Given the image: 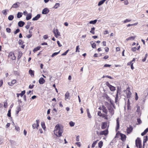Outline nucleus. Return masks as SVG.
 <instances>
[{
	"label": "nucleus",
	"mask_w": 148,
	"mask_h": 148,
	"mask_svg": "<svg viewBox=\"0 0 148 148\" xmlns=\"http://www.w3.org/2000/svg\"><path fill=\"white\" fill-rule=\"evenodd\" d=\"M63 131L59 125H57L55 127L54 133L57 137H60L62 136Z\"/></svg>",
	"instance_id": "f257e3e1"
},
{
	"label": "nucleus",
	"mask_w": 148,
	"mask_h": 148,
	"mask_svg": "<svg viewBox=\"0 0 148 148\" xmlns=\"http://www.w3.org/2000/svg\"><path fill=\"white\" fill-rule=\"evenodd\" d=\"M106 84L109 88L111 91H114L116 90L115 87L110 85L108 82H106Z\"/></svg>",
	"instance_id": "f03ea898"
},
{
	"label": "nucleus",
	"mask_w": 148,
	"mask_h": 148,
	"mask_svg": "<svg viewBox=\"0 0 148 148\" xmlns=\"http://www.w3.org/2000/svg\"><path fill=\"white\" fill-rule=\"evenodd\" d=\"M108 109L109 110V112L110 113L111 115L112 116L113 115L114 113V110L113 109V108L112 107L111 105H110L108 106Z\"/></svg>",
	"instance_id": "7ed1b4c3"
},
{
	"label": "nucleus",
	"mask_w": 148,
	"mask_h": 148,
	"mask_svg": "<svg viewBox=\"0 0 148 148\" xmlns=\"http://www.w3.org/2000/svg\"><path fill=\"white\" fill-rule=\"evenodd\" d=\"M8 57L11 59L13 60L16 59V57L14 56V54L13 52H10L8 55Z\"/></svg>",
	"instance_id": "20e7f679"
},
{
	"label": "nucleus",
	"mask_w": 148,
	"mask_h": 148,
	"mask_svg": "<svg viewBox=\"0 0 148 148\" xmlns=\"http://www.w3.org/2000/svg\"><path fill=\"white\" fill-rule=\"evenodd\" d=\"M141 142L140 138H138L136 140V147H138L139 146L142 145Z\"/></svg>",
	"instance_id": "39448f33"
},
{
	"label": "nucleus",
	"mask_w": 148,
	"mask_h": 148,
	"mask_svg": "<svg viewBox=\"0 0 148 148\" xmlns=\"http://www.w3.org/2000/svg\"><path fill=\"white\" fill-rule=\"evenodd\" d=\"M53 32L56 37L58 38V36H60V33L58 29H54Z\"/></svg>",
	"instance_id": "423d86ee"
},
{
	"label": "nucleus",
	"mask_w": 148,
	"mask_h": 148,
	"mask_svg": "<svg viewBox=\"0 0 148 148\" xmlns=\"http://www.w3.org/2000/svg\"><path fill=\"white\" fill-rule=\"evenodd\" d=\"M108 130H106L103 131H102L99 133V135H106L108 134Z\"/></svg>",
	"instance_id": "0eeeda50"
},
{
	"label": "nucleus",
	"mask_w": 148,
	"mask_h": 148,
	"mask_svg": "<svg viewBox=\"0 0 148 148\" xmlns=\"http://www.w3.org/2000/svg\"><path fill=\"white\" fill-rule=\"evenodd\" d=\"M133 127L130 125L129 127H128L126 130L127 133L130 134L132 132L133 130Z\"/></svg>",
	"instance_id": "6e6552de"
},
{
	"label": "nucleus",
	"mask_w": 148,
	"mask_h": 148,
	"mask_svg": "<svg viewBox=\"0 0 148 148\" xmlns=\"http://www.w3.org/2000/svg\"><path fill=\"white\" fill-rule=\"evenodd\" d=\"M120 135L121 136V139L123 141H124L126 140V136L125 135L120 133Z\"/></svg>",
	"instance_id": "1a4fd4ad"
},
{
	"label": "nucleus",
	"mask_w": 148,
	"mask_h": 148,
	"mask_svg": "<svg viewBox=\"0 0 148 148\" xmlns=\"http://www.w3.org/2000/svg\"><path fill=\"white\" fill-rule=\"evenodd\" d=\"M119 118H118L116 120V131H117L118 130L119 128L120 125L119 123Z\"/></svg>",
	"instance_id": "9d476101"
},
{
	"label": "nucleus",
	"mask_w": 148,
	"mask_h": 148,
	"mask_svg": "<svg viewBox=\"0 0 148 148\" xmlns=\"http://www.w3.org/2000/svg\"><path fill=\"white\" fill-rule=\"evenodd\" d=\"M49 11V10L47 8H46L42 10V14H47L48 13Z\"/></svg>",
	"instance_id": "9b49d317"
},
{
	"label": "nucleus",
	"mask_w": 148,
	"mask_h": 148,
	"mask_svg": "<svg viewBox=\"0 0 148 148\" xmlns=\"http://www.w3.org/2000/svg\"><path fill=\"white\" fill-rule=\"evenodd\" d=\"M107 126V122H102L101 124V129H104Z\"/></svg>",
	"instance_id": "f8f14e48"
},
{
	"label": "nucleus",
	"mask_w": 148,
	"mask_h": 148,
	"mask_svg": "<svg viewBox=\"0 0 148 148\" xmlns=\"http://www.w3.org/2000/svg\"><path fill=\"white\" fill-rule=\"evenodd\" d=\"M38 82L40 84H43L45 82V81L43 78L41 77L38 80Z\"/></svg>",
	"instance_id": "ddd939ff"
},
{
	"label": "nucleus",
	"mask_w": 148,
	"mask_h": 148,
	"mask_svg": "<svg viewBox=\"0 0 148 148\" xmlns=\"http://www.w3.org/2000/svg\"><path fill=\"white\" fill-rule=\"evenodd\" d=\"M16 82V80L15 79L12 80L10 82H8V84L9 86H12Z\"/></svg>",
	"instance_id": "4468645a"
},
{
	"label": "nucleus",
	"mask_w": 148,
	"mask_h": 148,
	"mask_svg": "<svg viewBox=\"0 0 148 148\" xmlns=\"http://www.w3.org/2000/svg\"><path fill=\"white\" fill-rule=\"evenodd\" d=\"M40 17V14H38L36 16L33 18L32 20L33 21H36Z\"/></svg>",
	"instance_id": "2eb2a0df"
},
{
	"label": "nucleus",
	"mask_w": 148,
	"mask_h": 148,
	"mask_svg": "<svg viewBox=\"0 0 148 148\" xmlns=\"http://www.w3.org/2000/svg\"><path fill=\"white\" fill-rule=\"evenodd\" d=\"M24 24L25 23L22 21H19L18 23V26L21 27H23Z\"/></svg>",
	"instance_id": "dca6fc26"
},
{
	"label": "nucleus",
	"mask_w": 148,
	"mask_h": 148,
	"mask_svg": "<svg viewBox=\"0 0 148 148\" xmlns=\"http://www.w3.org/2000/svg\"><path fill=\"white\" fill-rule=\"evenodd\" d=\"M25 90L22 91L21 93H17V97H18L19 96H20L21 97H22L25 94Z\"/></svg>",
	"instance_id": "f3484780"
},
{
	"label": "nucleus",
	"mask_w": 148,
	"mask_h": 148,
	"mask_svg": "<svg viewBox=\"0 0 148 148\" xmlns=\"http://www.w3.org/2000/svg\"><path fill=\"white\" fill-rule=\"evenodd\" d=\"M127 97V98H130L131 94V92L129 90H127L126 92Z\"/></svg>",
	"instance_id": "a211bd4d"
},
{
	"label": "nucleus",
	"mask_w": 148,
	"mask_h": 148,
	"mask_svg": "<svg viewBox=\"0 0 148 148\" xmlns=\"http://www.w3.org/2000/svg\"><path fill=\"white\" fill-rule=\"evenodd\" d=\"M32 14L31 13H29L28 14L26 18V20H29L30 19L32 18Z\"/></svg>",
	"instance_id": "6ab92c4d"
},
{
	"label": "nucleus",
	"mask_w": 148,
	"mask_h": 148,
	"mask_svg": "<svg viewBox=\"0 0 148 148\" xmlns=\"http://www.w3.org/2000/svg\"><path fill=\"white\" fill-rule=\"evenodd\" d=\"M136 37V36H130L126 39V40L127 41L128 40H132L134 39Z\"/></svg>",
	"instance_id": "aec40b11"
},
{
	"label": "nucleus",
	"mask_w": 148,
	"mask_h": 148,
	"mask_svg": "<svg viewBox=\"0 0 148 148\" xmlns=\"http://www.w3.org/2000/svg\"><path fill=\"white\" fill-rule=\"evenodd\" d=\"M29 74L32 76H34V71H33L31 69H30L29 71Z\"/></svg>",
	"instance_id": "412c9836"
},
{
	"label": "nucleus",
	"mask_w": 148,
	"mask_h": 148,
	"mask_svg": "<svg viewBox=\"0 0 148 148\" xmlns=\"http://www.w3.org/2000/svg\"><path fill=\"white\" fill-rule=\"evenodd\" d=\"M17 110L16 111V114H18L19 112L21 110V107L20 105L18 106L17 108Z\"/></svg>",
	"instance_id": "4be33fe9"
},
{
	"label": "nucleus",
	"mask_w": 148,
	"mask_h": 148,
	"mask_svg": "<svg viewBox=\"0 0 148 148\" xmlns=\"http://www.w3.org/2000/svg\"><path fill=\"white\" fill-rule=\"evenodd\" d=\"M23 14V13L21 12H18L17 14V18H20L21 17L22 15Z\"/></svg>",
	"instance_id": "5701e85b"
},
{
	"label": "nucleus",
	"mask_w": 148,
	"mask_h": 148,
	"mask_svg": "<svg viewBox=\"0 0 148 148\" xmlns=\"http://www.w3.org/2000/svg\"><path fill=\"white\" fill-rule=\"evenodd\" d=\"M106 0H102L101 1L99 2L98 4V6H100L101 5L104 3V2Z\"/></svg>",
	"instance_id": "b1692460"
},
{
	"label": "nucleus",
	"mask_w": 148,
	"mask_h": 148,
	"mask_svg": "<svg viewBox=\"0 0 148 148\" xmlns=\"http://www.w3.org/2000/svg\"><path fill=\"white\" fill-rule=\"evenodd\" d=\"M93 41H91L90 43L92 45V47L93 48H96V45L95 43H93Z\"/></svg>",
	"instance_id": "393cba45"
},
{
	"label": "nucleus",
	"mask_w": 148,
	"mask_h": 148,
	"mask_svg": "<svg viewBox=\"0 0 148 148\" xmlns=\"http://www.w3.org/2000/svg\"><path fill=\"white\" fill-rule=\"evenodd\" d=\"M103 145V142L102 141H100L98 143V146L99 148H101Z\"/></svg>",
	"instance_id": "a878e982"
},
{
	"label": "nucleus",
	"mask_w": 148,
	"mask_h": 148,
	"mask_svg": "<svg viewBox=\"0 0 148 148\" xmlns=\"http://www.w3.org/2000/svg\"><path fill=\"white\" fill-rule=\"evenodd\" d=\"M102 108L103 111L105 113L107 114L108 111L107 109L104 106H103Z\"/></svg>",
	"instance_id": "bb28decb"
},
{
	"label": "nucleus",
	"mask_w": 148,
	"mask_h": 148,
	"mask_svg": "<svg viewBox=\"0 0 148 148\" xmlns=\"http://www.w3.org/2000/svg\"><path fill=\"white\" fill-rule=\"evenodd\" d=\"M22 53L21 52H18V56L17 57V59L19 60L21 58V57L22 55Z\"/></svg>",
	"instance_id": "cd10ccee"
},
{
	"label": "nucleus",
	"mask_w": 148,
	"mask_h": 148,
	"mask_svg": "<svg viewBox=\"0 0 148 148\" xmlns=\"http://www.w3.org/2000/svg\"><path fill=\"white\" fill-rule=\"evenodd\" d=\"M98 141V140H96L95 141H94L92 145V148H94L95 147V145L97 143V142Z\"/></svg>",
	"instance_id": "c85d7f7f"
},
{
	"label": "nucleus",
	"mask_w": 148,
	"mask_h": 148,
	"mask_svg": "<svg viewBox=\"0 0 148 148\" xmlns=\"http://www.w3.org/2000/svg\"><path fill=\"white\" fill-rule=\"evenodd\" d=\"M148 131V129H146L141 134V135L143 136L145 135Z\"/></svg>",
	"instance_id": "c756f323"
},
{
	"label": "nucleus",
	"mask_w": 148,
	"mask_h": 148,
	"mask_svg": "<svg viewBox=\"0 0 148 148\" xmlns=\"http://www.w3.org/2000/svg\"><path fill=\"white\" fill-rule=\"evenodd\" d=\"M60 51L57 52H55L53 53L51 56L52 57H54L56 56L60 52Z\"/></svg>",
	"instance_id": "7c9ffc66"
},
{
	"label": "nucleus",
	"mask_w": 148,
	"mask_h": 148,
	"mask_svg": "<svg viewBox=\"0 0 148 148\" xmlns=\"http://www.w3.org/2000/svg\"><path fill=\"white\" fill-rule=\"evenodd\" d=\"M14 16L12 15H10L8 18V19L10 21H12L14 18Z\"/></svg>",
	"instance_id": "2f4dec72"
},
{
	"label": "nucleus",
	"mask_w": 148,
	"mask_h": 148,
	"mask_svg": "<svg viewBox=\"0 0 148 148\" xmlns=\"http://www.w3.org/2000/svg\"><path fill=\"white\" fill-rule=\"evenodd\" d=\"M65 99H68L69 97V93L68 92H67L65 95Z\"/></svg>",
	"instance_id": "473e14b6"
},
{
	"label": "nucleus",
	"mask_w": 148,
	"mask_h": 148,
	"mask_svg": "<svg viewBox=\"0 0 148 148\" xmlns=\"http://www.w3.org/2000/svg\"><path fill=\"white\" fill-rule=\"evenodd\" d=\"M97 19L93 21H90L89 22V23L90 24H94L97 22Z\"/></svg>",
	"instance_id": "72a5a7b5"
},
{
	"label": "nucleus",
	"mask_w": 148,
	"mask_h": 148,
	"mask_svg": "<svg viewBox=\"0 0 148 148\" xmlns=\"http://www.w3.org/2000/svg\"><path fill=\"white\" fill-rule=\"evenodd\" d=\"M18 3H16L13 4V5H12V8H17L18 7Z\"/></svg>",
	"instance_id": "f704fd0d"
},
{
	"label": "nucleus",
	"mask_w": 148,
	"mask_h": 148,
	"mask_svg": "<svg viewBox=\"0 0 148 148\" xmlns=\"http://www.w3.org/2000/svg\"><path fill=\"white\" fill-rule=\"evenodd\" d=\"M95 29V28L94 27H93L91 28V30L90 31V32L92 33V34H95V32H94V30Z\"/></svg>",
	"instance_id": "c9c22d12"
},
{
	"label": "nucleus",
	"mask_w": 148,
	"mask_h": 148,
	"mask_svg": "<svg viewBox=\"0 0 148 148\" xmlns=\"http://www.w3.org/2000/svg\"><path fill=\"white\" fill-rule=\"evenodd\" d=\"M41 125L43 129L45 130L46 128V127L45 126V123L44 122H41Z\"/></svg>",
	"instance_id": "e433bc0d"
},
{
	"label": "nucleus",
	"mask_w": 148,
	"mask_h": 148,
	"mask_svg": "<svg viewBox=\"0 0 148 148\" xmlns=\"http://www.w3.org/2000/svg\"><path fill=\"white\" fill-rule=\"evenodd\" d=\"M148 140V137L147 136H146L145 137V138L144 139L143 141V147L145 145L144 143H146L147 141Z\"/></svg>",
	"instance_id": "4c0bfd02"
},
{
	"label": "nucleus",
	"mask_w": 148,
	"mask_h": 148,
	"mask_svg": "<svg viewBox=\"0 0 148 148\" xmlns=\"http://www.w3.org/2000/svg\"><path fill=\"white\" fill-rule=\"evenodd\" d=\"M40 48V47H36L34 49L33 51L34 52H35V51H37L38 50H39Z\"/></svg>",
	"instance_id": "58836bf2"
},
{
	"label": "nucleus",
	"mask_w": 148,
	"mask_h": 148,
	"mask_svg": "<svg viewBox=\"0 0 148 148\" xmlns=\"http://www.w3.org/2000/svg\"><path fill=\"white\" fill-rule=\"evenodd\" d=\"M31 24V22H28L27 23V25H26L25 26V28L27 29H28L29 28L30 25Z\"/></svg>",
	"instance_id": "ea45409f"
},
{
	"label": "nucleus",
	"mask_w": 148,
	"mask_h": 148,
	"mask_svg": "<svg viewBox=\"0 0 148 148\" xmlns=\"http://www.w3.org/2000/svg\"><path fill=\"white\" fill-rule=\"evenodd\" d=\"M36 128L37 129H38V127L39 126V120H36Z\"/></svg>",
	"instance_id": "a19ab883"
},
{
	"label": "nucleus",
	"mask_w": 148,
	"mask_h": 148,
	"mask_svg": "<svg viewBox=\"0 0 148 148\" xmlns=\"http://www.w3.org/2000/svg\"><path fill=\"white\" fill-rule=\"evenodd\" d=\"M119 93H117H117L116 95V97L115 98V102L116 103V102H117Z\"/></svg>",
	"instance_id": "79ce46f5"
},
{
	"label": "nucleus",
	"mask_w": 148,
	"mask_h": 148,
	"mask_svg": "<svg viewBox=\"0 0 148 148\" xmlns=\"http://www.w3.org/2000/svg\"><path fill=\"white\" fill-rule=\"evenodd\" d=\"M60 5V4L58 3H56V4H55L54 6V7L53 8H55V9H56Z\"/></svg>",
	"instance_id": "37998d69"
},
{
	"label": "nucleus",
	"mask_w": 148,
	"mask_h": 148,
	"mask_svg": "<svg viewBox=\"0 0 148 148\" xmlns=\"http://www.w3.org/2000/svg\"><path fill=\"white\" fill-rule=\"evenodd\" d=\"M79 46L78 45L76 47V52H79V49L80 48L79 47Z\"/></svg>",
	"instance_id": "c03bdc74"
},
{
	"label": "nucleus",
	"mask_w": 148,
	"mask_h": 148,
	"mask_svg": "<svg viewBox=\"0 0 148 148\" xmlns=\"http://www.w3.org/2000/svg\"><path fill=\"white\" fill-rule=\"evenodd\" d=\"M69 124L71 127H73L75 125V123L72 121H71L69 123Z\"/></svg>",
	"instance_id": "a18cd8bd"
},
{
	"label": "nucleus",
	"mask_w": 148,
	"mask_h": 148,
	"mask_svg": "<svg viewBox=\"0 0 148 148\" xmlns=\"http://www.w3.org/2000/svg\"><path fill=\"white\" fill-rule=\"evenodd\" d=\"M8 11L7 10H5L2 11V13L4 15L7 14V12Z\"/></svg>",
	"instance_id": "49530a36"
},
{
	"label": "nucleus",
	"mask_w": 148,
	"mask_h": 148,
	"mask_svg": "<svg viewBox=\"0 0 148 148\" xmlns=\"http://www.w3.org/2000/svg\"><path fill=\"white\" fill-rule=\"evenodd\" d=\"M11 115V109H10L8 111L7 116L8 117H10Z\"/></svg>",
	"instance_id": "de8ad7c7"
},
{
	"label": "nucleus",
	"mask_w": 148,
	"mask_h": 148,
	"mask_svg": "<svg viewBox=\"0 0 148 148\" xmlns=\"http://www.w3.org/2000/svg\"><path fill=\"white\" fill-rule=\"evenodd\" d=\"M69 51V50H66L65 52H64V53H63L62 54L61 56H65L66 55L67 53H68Z\"/></svg>",
	"instance_id": "09e8293b"
},
{
	"label": "nucleus",
	"mask_w": 148,
	"mask_h": 148,
	"mask_svg": "<svg viewBox=\"0 0 148 148\" xmlns=\"http://www.w3.org/2000/svg\"><path fill=\"white\" fill-rule=\"evenodd\" d=\"M102 116L105 119H106L107 120L108 119V115L106 114H103Z\"/></svg>",
	"instance_id": "8fccbe9b"
},
{
	"label": "nucleus",
	"mask_w": 148,
	"mask_h": 148,
	"mask_svg": "<svg viewBox=\"0 0 148 148\" xmlns=\"http://www.w3.org/2000/svg\"><path fill=\"white\" fill-rule=\"evenodd\" d=\"M121 92V90L119 89V87H117V90H116V92L117 93H119V94H120V92Z\"/></svg>",
	"instance_id": "3c124183"
},
{
	"label": "nucleus",
	"mask_w": 148,
	"mask_h": 148,
	"mask_svg": "<svg viewBox=\"0 0 148 148\" xmlns=\"http://www.w3.org/2000/svg\"><path fill=\"white\" fill-rule=\"evenodd\" d=\"M6 32L9 33H10L11 32V30L10 28H6Z\"/></svg>",
	"instance_id": "603ef678"
},
{
	"label": "nucleus",
	"mask_w": 148,
	"mask_h": 148,
	"mask_svg": "<svg viewBox=\"0 0 148 148\" xmlns=\"http://www.w3.org/2000/svg\"><path fill=\"white\" fill-rule=\"evenodd\" d=\"M20 32V29H16L15 31L14 32V33L15 34H16Z\"/></svg>",
	"instance_id": "864d4df0"
},
{
	"label": "nucleus",
	"mask_w": 148,
	"mask_h": 148,
	"mask_svg": "<svg viewBox=\"0 0 148 148\" xmlns=\"http://www.w3.org/2000/svg\"><path fill=\"white\" fill-rule=\"evenodd\" d=\"M23 42L22 41V40H19L18 41V44L20 45H23Z\"/></svg>",
	"instance_id": "5fc2aeb1"
},
{
	"label": "nucleus",
	"mask_w": 148,
	"mask_h": 148,
	"mask_svg": "<svg viewBox=\"0 0 148 148\" xmlns=\"http://www.w3.org/2000/svg\"><path fill=\"white\" fill-rule=\"evenodd\" d=\"M131 21V20L130 19H126L125 20H124V23H125L127 22H129Z\"/></svg>",
	"instance_id": "6e6d98bb"
},
{
	"label": "nucleus",
	"mask_w": 148,
	"mask_h": 148,
	"mask_svg": "<svg viewBox=\"0 0 148 148\" xmlns=\"http://www.w3.org/2000/svg\"><path fill=\"white\" fill-rule=\"evenodd\" d=\"M147 54H146L145 55V58H144V59H143L142 60V61L143 62H145L146 60V58H147Z\"/></svg>",
	"instance_id": "4d7b16f0"
},
{
	"label": "nucleus",
	"mask_w": 148,
	"mask_h": 148,
	"mask_svg": "<svg viewBox=\"0 0 148 148\" xmlns=\"http://www.w3.org/2000/svg\"><path fill=\"white\" fill-rule=\"evenodd\" d=\"M15 128L16 130L17 131H19L20 130V128L18 126H15Z\"/></svg>",
	"instance_id": "13d9d810"
},
{
	"label": "nucleus",
	"mask_w": 148,
	"mask_h": 148,
	"mask_svg": "<svg viewBox=\"0 0 148 148\" xmlns=\"http://www.w3.org/2000/svg\"><path fill=\"white\" fill-rule=\"evenodd\" d=\"M32 34H28L26 35V37L28 38H30L32 37Z\"/></svg>",
	"instance_id": "bf43d9fd"
},
{
	"label": "nucleus",
	"mask_w": 148,
	"mask_h": 148,
	"mask_svg": "<svg viewBox=\"0 0 148 148\" xmlns=\"http://www.w3.org/2000/svg\"><path fill=\"white\" fill-rule=\"evenodd\" d=\"M98 115L100 116H102V113H101V112L100 111H98Z\"/></svg>",
	"instance_id": "052dcab7"
},
{
	"label": "nucleus",
	"mask_w": 148,
	"mask_h": 148,
	"mask_svg": "<svg viewBox=\"0 0 148 148\" xmlns=\"http://www.w3.org/2000/svg\"><path fill=\"white\" fill-rule=\"evenodd\" d=\"M138 99V94L136 92L135 93V99L137 100Z\"/></svg>",
	"instance_id": "680f3d73"
},
{
	"label": "nucleus",
	"mask_w": 148,
	"mask_h": 148,
	"mask_svg": "<svg viewBox=\"0 0 148 148\" xmlns=\"http://www.w3.org/2000/svg\"><path fill=\"white\" fill-rule=\"evenodd\" d=\"M34 86V85L33 84L31 85V84L29 86V88L30 89H32L33 88Z\"/></svg>",
	"instance_id": "e2e57ef3"
},
{
	"label": "nucleus",
	"mask_w": 148,
	"mask_h": 148,
	"mask_svg": "<svg viewBox=\"0 0 148 148\" xmlns=\"http://www.w3.org/2000/svg\"><path fill=\"white\" fill-rule=\"evenodd\" d=\"M76 144L79 147H80L81 146L80 142H77L76 143Z\"/></svg>",
	"instance_id": "0e129e2a"
},
{
	"label": "nucleus",
	"mask_w": 148,
	"mask_h": 148,
	"mask_svg": "<svg viewBox=\"0 0 148 148\" xmlns=\"http://www.w3.org/2000/svg\"><path fill=\"white\" fill-rule=\"evenodd\" d=\"M111 65H109V64H105L104 65V67H109Z\"/></svg>",
	"instance_id": "69168bd1"
},
{
	"label": "nucleus",
	"mask_w": 148,
	"mask_h": 148,
	"mask_svg": "<svg viewBox=\"0 0 148 148\" xmlns=\"http://www.w3.org/2000/svg\"><path fill=\"white\" fill-rule=\"evenodd\" d=\"M137 122L139 124H140L141 123V121L140 119H138Z\"/></svg>",
	"instance_id": "338daca9"
},
{
	"label": "nucleus",
	"mask_w": 148,
	"mask_h": 148,
	"mask_svg": "<svg viewBox=\"0 0 148 148\" xmlns=\"http://www.w3.org/2000/svg\"><path fill=\"white\" fill-rule=\"evenodd\" d=\"M43 38L45 39H46L48 38V36L47 35H45L43 36Z\"/></svg>",
	"instance_id": "774afa93"
}]
</instances>
